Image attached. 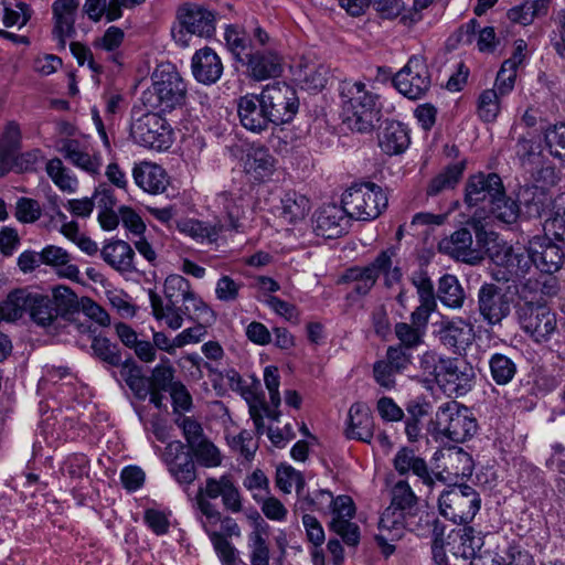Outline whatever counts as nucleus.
<instances>
[{"label":"nucleus","mask_w":565,"mask_h":565,"mask_svg":"<svg viewBox=\"0 0 565 565\" xmlns=\"http://www.w3.org/2000/svg\"><path fill=\"white\" fill-rule=\"evenodd\" d=\"M439 250L452 258L476 265L481 262L480 252L473 247L470 230L462 227L439 242Z\"/></svg>","instance_id":"b1692460"},{"label":"nucleus","mask_w":565,"mask_h":565,"mask_svg":"<svg viewBox=\"0 0 565 565\" xmlns=\"http://www.w3.org/2000/svg\"><path fill=\"white\" fill-rule=\"evenodd\" d=\"M438 298L446 307L452 309L462 307L466 295L456 276L447 274L439 279Z\"/></svg>","instance_id":"79ce46f5"},{"label":"nucleus","mask_w":565,"mask_h":565,"mask_svg":"<svg viewBox=\"0 0 565 565\" xmlns=\"http://www.w3.org/2000/svg\"><path fill=\"white\" fill-rule=\"evenodd\" d=\"M168 470L175 481L185 488L196 479L195 463L190 455H184L181 460L168 466Z\"/></svg>","instance_id":"052dcab7"},{"label":"nucleus","mask_w":565,"mask_h":565,"mask_svg":"<svg viewBox=\"0 0 565 565\" xmlns=\"http://www.w3.org/2000/svg\"><path fill=\"white\" fill-rule=\"evenodd\" d=\"M244 287L242 280H235L228 275H223L216 282L215 296L220 301L234 302L239 297V291Z\"/></svg>","instance_id":"69168bd1"},{"label":"nucleus","mask_w":565,"mask_h":565,"mask_svg":"<svg viewBox=\"0 0 565 565\" xmlns=\"http://www.w3.org/2000/svg\"><path fill=\"white\" fill-rule=\"evenodd\" d=\"M478 311L490 326H501L512 310L513 298L495 284L484 282L478 290Z\"/></svg>","instance_id":"f8f14e48"},{"label":"nucleus","mask_w":565,"mask_h":565,"mask_svg":"<svg viewBox=\"0 0 565 565\" xmlns=\"http://www.w3.org/2000/svg\"><path fill=\"white\" fill-rule=\"evenodd\" d=\"M178 19L181 25V30L173 33L175 41L185 44L183 31L189 34H195L198 36L210 38L215 31V15L212 11L196 6L186 4L179 9Z\"/></svg>","instance_id":"4468645a"},{"label":"nucleus","mask_w":565,"mask_h":565,"mask_svg":"<svg viewBox=\"0 0 565 565\" xmlns=\"http://www.w3.org/2000/svg\"><path fill=\"white\" fill-rule=\"evenodd\" d=\"M264 521L256 523L255 529L248 535V545L250 547L252 565H269V547L264 537Z\"/></svg>","instance_id":"09e8293b"},{"label":"nucleus","mask_w":565,"mask_h":565,"mask_svg":"<svg viewBox=\"0 0 565 565\" xmlns=\"http://www.w3.org/2000/svg\"><path fill=\"white\" fill-rule=\"evenodd\" d=\"M465 168V161L447 166L439 174L430 180L426 190L427 195L435 196L445 190L454 189L460 181Z\"/></svg>","instance_id":"4c0bfd02"},{"label":"nucleus","mask_w":565,"mask_h":565,"mask_svg":"<svg viewBox=\"0 0 565 565\" xmlns=\"http://www.w3.org/2000/svg\"><path fill=\"white\" fill-rule=\"evenodd\" d=\"M160 111L132 110L130 136L142 147L167 150L173 142V130Z\"/></svg>","instance_id":"423d86ee"},{"label":"nucleus","mask_w":565,"mask_h":565,"mask_svg":"<svg viewBox=\"0 0 565 565\" xmlns=\"http://www.w3.org/2000/svg\"><path fill=\"white\" fill-rule=\"evenodd\" d=\"M47 175L54 184L63 192L74 193L77 188V179L64 167L58 158H53L47 161L45 167Z\"/></svg>","instance_id":"49530a36"},{"label":"nucleus","mask_w":565,"mask_h":565,"mask_svg":"<svg viewBox=\"0 0 565 565\" xmlns=\"http://www.w3.org/2000/svg\"><path fill=\"white\" fill-rule=\"evenodd\" d=\"M259 94L273 126L290 122L298 113L299 102L296 92L286 83L267 85Z\"/></svg>","instance_id":"9b49d317"},{"label":"nucleus","mask_w":565,"mask_h":565,"mask_svg":"<svg viewBox=\"0 0 565 565\" xmlns=\"http://www.w3.org/2000/svg\"><path fill=\"white\" fill-rule=\"evenodd\" d=\"M351 217L343 204H329L316 212L313 231L324 238H337L349 230Z\"/></svg>","instance_id":"6ab92c4d"},{"label":"nucleus","mask_w":565,"mask_h":565,"mask_svg":"<svg viewBox=\"0 0 565 565\" xmlns=\"http://www.w3.org/2000/svg\"><path fill=\"white\" fill-rule=\"evenodd\" d=\"M493 268L492 278L497 281L509 282L524 277L531 268L529 249L513 248L507 244H497L490 252Z\"/></svg>","instance_id":"9d476101"},{"label":"nucleus","mask_w":565,"mask_h":565,"mask_svg":"<svg viewBox=\"0 0 565 565\" xmlns=\"http://www.w3.org/2000/svg\"><path fill=\"white\" fill-rule=\"evenodd\" d=\"M178 228L180 232L200 243H214L217 241L218 234L224 231V225L221 223L211 225L202 221L190 218L179 222Z\"/></svg>","instance_id":"e433bc0d"},{"label":"nucleus","mask_w":565,"mask_h":565,"mask_svg":"<svg viewBox=\"0 0 565 565\" xmlns=\"http://www.w3.org/2000/svg\"><path fill=\"white\" fill-rule=\"evenodd\" d=\"M242 63L247 66L248 75L255 81L278 77L282 72L281 56L271 50L246 53V58Z\"/></svg>","instance_id":"393cba45"},{"label":"nucleus","mask_w":565,"mask_h":565,"mask_svg":"<svg viewBox=\"0 0 565 565\" xmlns=\"http://www.w3.org/2000/svg\"><path fill=\"white\" fill-rule=\"evenodd\" d=\"M411 142L406 127L398 121H386L379 134V146L388 156L404 152Z\"/></svg>","instance_id":"c756f323"},{"label":"nucleus","mask_w":565,"mask_h":565,"mask_svg":"<svg viewBox=\"0 0 565 565\" xmlns=\"http://www.w3.org/2000/svg\"><path fill=\"white\" fill-rule=\"evenodd\" d=\"M394 332L399 341L397 345H403L408 351L417 348L424 342V330H420L419 328H416L406 322L396 323L394 327Z\"/></svg>","instance_id":"0e129e2a"},{"label":"nucleus","mask_w":565,"mask_h":565,"mask_svg":"<svg viewBox=\"0 0 565 565\" xmlns=\"http://www.w3.org/2000/svg\"><path fill=\"white\" fill-rule=\"evenodd\" d=\"M62 152L66 160L88 173H97L100 168L99 160L83 151L75 140H67Z\"/></svg>","instance_id":"c03bdc74"},{"label":"nucleus","mask_w":565,"mask_h":565,"mask_svg":"<svg viewBox=\"0 0 565 565\" xmlns=\"http://www.w3.org/2000/svg\"><path fill=\"white\" fill-rule=\"evenodd\" d=\"M92 350L99 360L111 366L121 364V354L118 347L107 338L95 337L92 342Z\"/></svg>","instance_id":"680f3d73"},{"label":"nucleus","mask_w":565,"mask_h":565,"mask_svg":"<svg viewBox=\"0 0 565 565\" xmlns=\"http://www.w3.org/2000/svg\"><path fill=\"white\" fill-rule=\"evenodd\" d=\"M543 228L545 235L565 242V193L555 199L552 215L545 220Z\"/></svg>","instance_id":"de8ad7c7"},{"label":"nucleus","mask_w":565,"mask_h":565,"mask_svg":"<svg viewBox=\"0 0 565 565\" xmlns=\"http://www.w3.org/2000/svg\"><path fill=\"white\" fill-rule=\"evenodd\" d=\"M32 295L26 289H14L9 292L6 300L0 305L7 322H14L21 319L26 310H29Z\"/></svg>","instance_id":"ea45409f"},{"label":"nucleus","mask_w":565,"mask_h":565,"mask_svg":"<svg viewBox=\"0 0 565 565\" xmlns=\"http://www.w3.org/2000/svg\"><path fill=\"white\" fill-rule=\"evenodd\" d=\"M79 7L78 0H55L52 4L53 36L57 40L60 49L66 47V40L76 34L75 21Z\"/></svg>","instance_id":"5701e85b"},{"label":"nucleus","mask_w":565,"mask_h":565,"mask_svg":"<svg viewBox=\"0 0 565 565\" xmlns=\"http://www.w3.org/2000/svg\"><path fill=\"white\" fill-rule=\"evenodd\" d=\"M443 366L437 385L444 391L463 395L472 388L476 375L469 363L456 358H446Z\"/></svg>","instance_id":"a211bd4d"},{"label":"nucleus","mask_w":565,"mask_h":565,"mask_svg":"<svg viewBox=\"0 0 565 565\" xmlns=\"http://www.w3.org/2000/svg\"><path fill=\"white\" fill-rule=\"evenodd\" d=\"M132 177L140 189L151 194L164 192L169 184L166 171L156 163L141 162L135 166Z\"/></svg>","instance_id":"c85d7f7f"},{"label":"nucleus","mask_w":565,"mask_h":565,"mask_svg":"<svg viewBox=\"0 0 565 565\" xmlns=\"http://www.w3.org/2000/svg\"><path fill=\"white\" fill-rule=\"evenodd\" d=\"M163 298L174 300L200 298L192 289L191 282L181 275H169L163 284Z\"/></svg>","instance_id":"5fc2aeb1"},{"label":"nucleus","mask_w":565,"mask_h":565,"mask_svg":"<svg viewBox=\"0 0 565 565\" xmlns=\"http://www.w3.org/2000/svg\"><path fill=\"white\" fill-rule=\"evenodd\" d=\"M437 438H447L454 443H465L477 431V420L469 408L456 401L440 405L431 422Z\"/></svg>","instance_id":"39448f33"},{"label":"nucleus","mask_w":565,"mask_h":565,"mask_svg":"<svg viewBox=\"0 0 565 565\" xmlns=\"http://www.w3.org/2000/svg\"><path fill=\"white\" fill-rule=\"evenodd\" d=\"M191 67L194 78L205 85L216 83L223 73L221 58L210 47H203L195 52Z\"/></svg>","instance_id":"bb28decb"},{"label":"nucleus","mask_w":565,"mask_h":565,"mask_svg":"<svg viewBox=\"0 0 565 565\" xmlns=\"http://www.w3.org/2000/svg\"><path fill=\"white\" fill-rule=\"evenodd\" d=\"M489 207L490 212L495 216V218L505 224H512L516 222L520 214V207L518 203L511 198L507 196L504 189L503 194L499 195V198H497Z\"/></svg>","instance_id":"6e6d98bb"},{"label":"nucleus","mask_w":565,"mask_h":565,"mask_svg":"<svg viewBox=\"0 0 565 565\" xmlns=\"http://www.w3.org/2000/svg\"><path fill=\"white\" fill-rule=\"evenodd\" d=\"M550 153L565 161V124L555 125L545 132Z\"/></svg>","instance_id":"774afa93"},{"label":"nucleus","mask_w":565,"mask_h":565,"mask_svg":"<svg viewBox=\"0 0 565 565\" xmlns=\"http://www.w3.org/2000/svg\"><path fill=\"white\" fill-rule=\"evenodd\" d=\"M440 514L456 524L470 523L481 507L480 494L468 484L454 483L438 498Z\"/></svg>","instance_id":"6e6552de"},{"label":"nucleus","mask_w":565,"mask_h":565,"mask_svg":"<svg viewBox=\"0 0 565 565\" xmlns=\"http://www.w3.org/2000/svg\"><path fill=\"white\" fill-rule=\"evenodd\" d=\"M190 449L198 463L203 467L213 468L220 466L222 462L220 450L207 438L201 440L200 443H195V445Z\"/></svg>","instance_id":"13d9d810"},{"label":"nucleus","mask_w":565,"mask_h":565,"mask_svg":"<svg viewBox=\"0 0 565 565\" xmlns=\"http://www.w3.org/2000/svg\"><path fill=\"white\" fill-rule=\"evenodd\" d=\"M330 529L341 536L343 542L350 546H355L360 542L359 526L348 519L333 518L330 522Z\"/></svg>","instance_id":"338daca9"},{"label":"nucleus","mask_w":565,"mask_h":565,"mask_svg":"<svg viewBox=\"0 0 565 565\" xmlns=\"http://www.w3.org/2000/svg\"><path fill=\"white\" fill-rule=\"evenodd\" d=\"M448 539L451 542H447V545L450 546V551L455 556H460L465 559L471 558L479 563L481 559L476 558L477 552L481 547V540L473 535L472 527H463L458 531H452Z\"/></svg>","instance_id":"72a5a7b5"},{"label":"nucleus","mask_w":565,"mask_h":565,"mask_svg":"<svg viewBox=\"0 0 565 565\" xmlns=\"http://www.w3.org/2000/svg\"><path fill=\"white\" fill-rule=\"evenodd\" d=\"M529 256H531V265L550 275L558 271L565 260L563 248L553 243L547 235L534 237L530 242Z\"/></svg>","instance_id":"aec40b11"},{"label":"nucleus","mask_w":565,"mask_h":565,"mask_svg":"<svg viewBox=\"0 0 565 565\" xmlns=\"http://www.w3.org/2000/svg\"><path fill=\"white\" fill-rule=\"evenodd\" d=\"M374 423L370 407L364 403L351 405L348 414V438L371 443L373 437Z\"/></svg>","instance_id":"cd10ccee"},{"label":"nucleus","mask_w":565,"mask_h":565,"mask_svg":"<svg viewBox=\"0 0 565 565\" xmlns=\"http://www.w3.org/2000/svg\"><path fill=\"white\" fill-rule=\"evenodd\" d=\"M491 379L498 385L509 384L516 374V364L508 355L494 353L489 359Z\"/></svg>","instance_id":"a18cd8bd"},{"label":"nucleus","mask_w":565,"mask_h":565,"mask_svg":"<svg viewBox=\"0 0 565 565\" xmlns=\"http://www.w3.org/2000/svg\"><path fill=\"white\" fill-rule=\"evenodd\" d=\"M521 328L536 342L546 341L556 329V317L544 301L535 297L525 296V300L518 308Z\"/></svg>","instance_id":"1a4fd4ad"},{"label":"nucleus","mask_w":565,"mask_h":565,"mask_svg":"<svg viewBox=\"0 0 565 565\" xmlns=\"http://www.w3.org/2000/svg\"><path fill=\"white\" fill-rule=\"evenodd\" d=\"M473 326L462 318H444L436 331L439 342L449 350L458 351L470 343Z\"/></svg>","instance_id":"a878e982"},{"label":"nucleus","mask_w":565,"mask_h":565,"mask_svg":"<svg viewBox=\"0 0 565 565\" xmlns=\"http://www.w3.org/2000/svg\"><path fill=\"white\" fill-rule=\"evenodd\" d=\"M396 89L409 99L422 98L430 86L429 72L424 62L412 57L393 78Z\"/></svg>","instance_id":"ddd939ff"},{"label":"nucleus","mask_w":565,"mask_h":565,"mask_svg":"<svg viewBox=\"0 0 565 565\" xmlns=\"http://www.w3.org/2000/svg\"><path fill=\"white\" fill-rule=\"evenodd\" d=\"M329 68L320 63H301L298 70L299 79L309 89H322L328 82Z\"/></svg>","instance_id":"8fccbe9b"},{"label":"nucleus","mask_w":565,"mask_h":565,"mask_svg":"<svg viewBox=\"0 0 565 565\" xmlns=\"http://www.w3.org/2000/svg\"><path fill=\"white\" fill-rule=\"evenodd\" d=\"M202 525L223 565L237 556L236 548L232 543L222 533L213 530L216 524H211L207 520H204Z\"/></svg>","instance_id":"603ef678"},{"label":"nucleus","mask_w":565,"mask_h":565,"mask_svg":"<svg viewBox=\"0 0 565 565\" xmlns=\"http://www.w3.org/2000/svg\"><path fill=\"white\" fill-rule=\"evenodd\" d=\"M29 313L32 321L43 328L52 326L60 315L53 300L49 296L40 294L32 295Z\"/></svg>","instance_id":"58836bf2"},{"label":"nucleus","mask_w":565,"mask_h":565,"mask_svg":"<svg viewBox=\"0 0 565 565\" xmlns=\"http://www.w3.org/2000/svg\"><path fill=\"white\" fill-rule=\"evenodd\" d=\"M503 183L497 173H477L470 175L465 185V203L472 207L481 203L490 206L492 202L503 194Z\"/></svg>","instance_id":"dca6fc26"},{"label":"nucleus","mask_w":565,"mask_h":565,"mask_svg":"<svg viewBox=\"0 0 565 565\" xmlns=\"http://www.w3.org/2000/svg\"><path fill=\"white\" fill-rule=\"evenodd\" d=\"M102 256L108 265L120 273H131L135 270V252L124 241H115L105 245L102 249Z\"/></svg>","instance_id":"473e14b6"},{"label":"nucleus","mask_w":565,"mask_h":565,"mask_svg":"<svg viewBox=\"0 0 565 565\" xmlns=\"http://www.w3.org/2000/svg\"><path fill=\"white\" fill-rule=\"evenodd\" d=\"M391 503L379 521L380 533L375 540L382 553L388 557L395 552L392 544L403 537L405 530L417 532L420 527L418 498L406 480L397 481L390 490Z\"/></svg>","instance_id":"f257e3e1"},{"label":"nucleus","mask_w":565,"mask_h":565,"mask_svg":"<svg viewBox=\"0 0 565 565\" xmlns=\"http://www.w3.org/2000/svg\"><path fill=\"white\" fill-rule=\"evenodd\" d=\"M500 113V95L495 89L483 90L478 98L477 114L484 122L494 121Z\"/></svg>","instance_id":"4d7b16f0"},{"label":"nucleus","mask_w":565,"mask_h":565,"mask_svg":"<svg viewBox=\"0 0 565 565\" xmlns=\"http://www.w3.org/2000/svg\"><path fill=\"white\" fill-rule=\"evenodd\" d=\"M388 266V250L381 252L366 266L348 268L340 278L341 282L351 285V291L358 296H366L377 281L381 270Z\"/></svg>","instance_id":"2eb2a0df"},{"label":"nucleus","mask_w":565,"mask_h":565,"mask_svg":"<svg viewBox=\"0 0 565 565\" xmlns=\"http://www.w3.org/2000/svg\"><path fill=\"white\" fill-rule=\"evenodd\" d=\"M558 282L555 277L547 276L541 279H527L521 287L519 294L522 300L525 296L535 297L536 300L544 301L547 305V299L557 295Z\"/></svg>","instance_id":"a19ab883"},{"label":"nucleus","mask_w":565,"mask_h":565,"mask_svg":"<svg viewBox=\"0 0 565 565\" xmlns=\"http://www.w3.org/2000/svg\"><path fill=\"white\" fill-rule=\"evenodd\" d=\"M333 502V494L328 490H316L307 493L298 501V509L302 511L328 512Z\"/></svg>","instance_id":"bf43d9fd"},{"label":"nucleus","mask_w":565,"mask_h":565,"mask_svg":"<svg viewBox=\"0 0 565 565\" xmlns=\"http://www.w3.org/2000/svg\"><path fill=\"white\" fill-rule=\"evenodd\" d=\"M42 159V152L40 149H32L30 151L18 153L15 152L12 157L0 163V178L8 174L10 171L17 173L32 172L35 171L36 164Z\"/></svg>","instance_id":"37998d69"},{"label":"nucleus","mask_w":565,"mask_h":565,"mask_svg":"<svg viewBox=\"0 0 565 565\" xmlns=\"http://www.w3.org/2000/svg\"><path fill=\"white\" fill-rule=\"evenodd\" d=\"M53 303L57 309L58 313H68L76 310L81 300H78L76 294L67 286L58 285L52 289Z\"/></svg>","instance_id":"e2e57ef3"},{"label":"nucleus","mask_w":565,"mask_h":565,"mask_svg":"<svg viewBox=\"0 0 565 565\" xmlns=\"http://www.w3.org/2000/svg\"><path fill=\"white\" fill-rule=\"evenodd\" d=\"M446 358L447 356H441L435 351H426L419 356L418 365L425 376V383L437 384Z\"/></svg>","instance_id":"864d4df0"},{"label":"nucleus","mask_w":565,"mask_h":565,"mask_svg":"<svg viewBox=\"0 0 565 565\" xmlns=\"http://www.w3.org/2000/svg\"><path fill=\"white\" fill-rule=\"evenodd\" d=\"M22 134L15 121H9L0 137V163L7 164V159L21 149Z\"/></svg>","instance_id":"3c124183"},{"label":"nucleus","mask_w":565,"mask_h":565,"mask_svg":"<svg viewBox=\"0 0 565 565\" xmlns=\"http://www.w3.org/2000/svg\"><path fill=\"white\" fill-rule=\"evenodd\" d=\"M241 198H235L230 191H221L216 194L215 202L222 206L225 213L224 221H218L224 225V231L239 232L242 230L241 218L244 215V210Z\"/></svg>","instance_id":"f704fd0d"},{"label":"nucleus","mask_w":565,"mask_h":565,"mask_svg":"<svg viewBox=\"0 0 565 565\" xmlns=\"http://www.w3.org/2000/svg\"><path fill=\"white\" fill-rule=\"evenodd\" d=\"M151 79L152 86L142 97L146 106L160 113H171L185 105L186 84L173 64L158 65Z\"/></svg>","instance_id":"7ed1b4c3"},{"label":"nucleus","mask_w":565,"mask_h":565,"mask_svg":"<svg viewBox=\"0 0 565 565\" xmlns=\"http://www.w3.org/2000/svg\"><path fill=\"white\" fill-rule=\"evenodd\" d=\"M239 124L253 134L266 131L271 124L260 94H246L236 99Z\"/></svg>","instance_id":"f3484780"},{"label":"nucleus","mask_w":565,"mask_h":565,"mask_svg":"<svg viewBox=\"0 0 565 565\" xmlns=\"http://www.w3.org/2000/svg\"><path fill=\"white\" fill-rule=\"evenodd\" d=\"M443 479L440 481H455L459 478H468L473 471V460L470 454L462 448H456L448 451L445 458Z\"/></svg>","instance_id":"2f4dec72"},{"label":"nucleus","mask_w":565,"mask_h":565,"mask_svg":"<svg viewBox=\"0 0 565 565\" xmlns=\"http://www.w3.org/2000/svg\"><path fill=\"white\" fill-rule=\"evenodd\" d=\"M232 481V477L228 475H223L218 479L210 477L205 481V487H200L198 490L194 504L211 524L221 522L222 515L210 500L217 499L218 497L222 498Z\"/></svg>","instance_id":"412c9836"},{"label":"nucleus","mask_w":565,"mask_h":565,"mask_svg":"<svg viewBox=\"0 0 565 565\" xmlns=\"http://www.w3.org/2000/svg\"><path fill=\"white\" fill-rule=\"evenodd\" d=\"M339 94L343 122L353 131H372L381 118L380 96L360 81H343Z\"/></svg>","instance_id":"f03ea898"},{"label":"nucleus","mask_w":565,"mask_h":565,"mask_svg":"<svg viewBox=\"0 0 565 565\" xmlns=\"http://www.w3.org/2000/svg\"><path fill=\"white\" fill-rule=\"evenodd\" d=\"M280 209V217L289 224H296L309 213L310 203L305 195L289 191L282 196Z\"/></svg>","instance_id":"c9c22d12"},{"label":"nucleus","mask_w":565,"mask_h":565,"mask_svg":"<svg viewBox=\"0 0 565 565\" xmlns=\"http://www.w3.org/2000/svg\"><path fill=\"white\" fill-rule=\"evenodd\" d=\"M149 300L152 315L157 320H163L166 324L178 330L182 327L184 318L190 320H202L210 323L215 320L213 310L202 298H185L174 300L162 298L154 290H149Z\"/></svg>","instance_id":"20e7f679"},{"label":"nucleus","mask_w":565,"mask_h":565,"mask_svg":"<svg viewBox=\"0 0 565 565\" xmlns=\"http://www.w3.org/2000/svg\"><path fill=\"white\" fill-rule=\"evenodd\" d=\"M393 465L401 476L412 472L428 490L434 488L436 480L443 479L441 472L431 471L426 460L416 455L411 448L405 447L399 449L393 459Z\"/></svg>","instance_id":"4be33fe9"},{"label":"nucleus","mask_w":565,"mask_h":565,"mask_svg":"<svg viewBox=\"0 0 565 565\" xmlns=\"http://www.w3.org/2000/svg\"><path fill=\"white\" fill-rule=\"evenodd\" d=\"M276 160L265 147L253 148L244 162V169L254 180H268L275 171Z\"/></svg>","instance_id":"7c9ffc66"},{"label":"nucleus","mask_w":565,"mask_h":565,"mask_svg":"<svg viewBox=\"0 0 565 565\" xmlns=\"http://www.w3.org/2000/svg\"><path fill=\"white\" fill-rule=\"evenodd\" d=\"M387 202L383 189L373 182L353 184L341 200L351 220L358 221L375 220L386 209Z\"/></svg>","instance_id":"0eeeda50"}]
</instances>
